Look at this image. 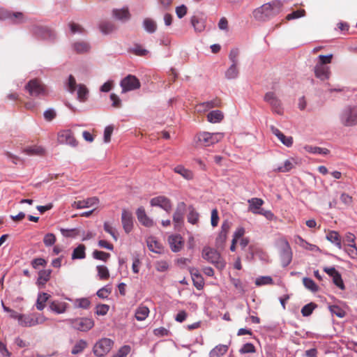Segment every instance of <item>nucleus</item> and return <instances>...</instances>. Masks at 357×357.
Here are the masks:
<instances>
[{"instance_id": "f257e3e1", "label": "nucleus", "mask_w": 357, "mask_h": 357, "mask_svg": "<svg viewBox=\"0 0 357 357\" xmlns=\"http://www.w3.org/2000/svg\"><path fill=\"white\" fill-rule=\"evenodd\" d=\"M282 3L280 0H273L255 8L252 17L257 22H267L282 11Z\"/></svg>"}, {"instance_id": "f03ea898", "label": "nucleus", "mask_w": 357, "mask_h": 357, "mask_svg": "<svg viewBox=\"0 0 357 357\" xmlns=\"http://www.w3.org/2000/svg\"><path fill=\"white\" fill-rule=\"evenodd\" d=\"M202 257L220 270H222L225 267L226 262L221 257L220 253L214 248L204 247L202 250Z\"/></svg>"}, {"instance_id": "7ed1b4c3", "label": "nucleus", "mask_w": 357, "mask_h": 357, "mask_svg": "<svg viewBox=\"0 0 357 357\" xmlns=\"http://www.w3.org/2000/svg\"><path fill=\"white\" fill-rule=\"evenodd\" d=\"M47 318L44 315L37 313L24 314L20 317L19 325L22 327H31L44 324Z\"/></svg>"}, {"instance_id": "20e7f679", "label": "nucleus", "mask_w": 357, "mask_h": 357, "mask_svg": "<svg viewBox=\"0 0 357 357\" xmlns=\"http://www.w3.org/2000/svg\"><path fill=\"white\" fill-rule=\"evenodd\" d=\"M66 321L73 329L82 332L89 331L94 326L93 319L88 317L68 319Z\"/></svg>"}, {"instance_id": "39448f33", "label": "nucleus", "mask_w": 357, "mask_h": 357, "mask_svg": "<svg viewBox=\"0 0 357 357\" xmlns=\"http://www.w3.org/2000/svg\"><path fill=\"white\" fill-rule=\"evenodd\" d=\"M223 138V134L220 132L210 133L208 132H200L197 135V142L204 146H209L218 142Z\"/></svg>"}, {"instance_id": "423d86ee", "label": "nucleus", "mask_w": 357, "mask_h": 357, "mask_svg": "<svg viewBox=\"0 0 357 357\" xmlns=\"http://www.w3.org/2000/svg\"><path fill=\"white\" fill-rule=\"evenodd\" d=\"M342 125L347 127L357 125V107H347L340 114Z\"/></svg>"}, {"instance_id": "0eeeda50", "label": "nucleus", "mask_w": 357, "mask_h": 357, "mask_svg": "<svg viewBox=\"0 0 357 357\" xmlns=\"http://www.w3.org/2000/svg\"><path fill=\"white\" fill-rule=\"evenodd\" d=\"M25 89L28 91L31 96H39L47 95L46 86L38 79L30 80L25 86Z\"/></svg>"}, {"instance_id": "6e6552de", "label": "nucleus", "mask_w": 357, "mask_h": 357, "mask_svg": "<svg viewBox=\"0 0 357 357\" xmlns=\"http://www.w3.org/2000/svg\"><path fill=\"white\" fill-rule=\"evenodd\" d=\"M278 243L281 247L280 258L284 266H288L292 259V252L289 242L284 238H280Z\"/></svg>"}, {"instance_id": "1a4fd4ad", "label": "nucleus", "mask_w": 357, "mask_h": 357, "mask_svg": "<svg viewBox=\"0 0 357 357\" xmlns=\"http://www.w3.org/2000/svg\"><path fill=\"white\" fill-rule=\"evenodd\" d=\"M114 342L109 338H102L97 342L93 349L95 356H101L104 357L113 347Z\"/></svg>"}, {"instance_id": "9d476101", "label": "nucleus", "mask_w": 357, "mask_h": 357, "mask_svg": "<svg viewBox=\"0 0 357 357\" xmlns=\"http://www.w3.org/2000/svg\"><path fill=\"white\" fill-rule=\"evenodd\" d=\"M122 88V93L136 90L140 88L141 84L139 80L132 75H128L124 77L120 83Z\"/></svg>"}, {"instance_id": "9b49d317", "label": "nucleus", "mask_w": 357, "mask_h": 357, "mask_svg": "<svg viewBox=\"0 0 357 357\" xmlns=\"http://www.w3.org/2000/svg\"><path fill=\"white\" fill-rule=\"evenodd\" d=\"M0 18L9 20L13 24H19L26 20L25 16L22 12H13L4 9L0 10Z\"/></svg>"}, {"instance_id": "f8f14e48", "label": "nucleus", "mask_w": 357, "mask_h": 357, "mask_svg": "<svg viewBox=\"0 0 357 357\" xmlns=\"http://www.w3.org/2000/svg\"><path fill=\"white\" fill-rule=\"evenodd\" d=\"M230 229V224L224 221L221 225V230L215 239V246L218 249H223Z\"/></svg>"}, {"instance_id": "ddd939ff", "label": "nucleus", "mask_w": 357, "mask_h": 357, "mask_svg": "<svg viewBox=\"0 0 357 357\" xmlns=\"http://www.w3.org/2000/svg\"><path fill=\"white\" fill-rule=\"evenodd\" d=\"M264 100L271 106L273 111L278 114H282V107L280 100L273 92H268L265 94Z\"/></svg>"}, {"instance_id": "4468645a", "label": "nucleus", "mask_w": 357, "mask_h": 357, "mask_svg": "<svg viewBox=\"0 0 357 357\" xmlns=\"http://www.w3.org/2000/svg\"><path fill=\"white\" fill-rule=\"evenodd\" d=\"M150 204L152 206H158L167 212L172 210L171 200L165 196H158L151 199Z\"/></svg>"}, {"instance_id": "2eb2a0df", "label": "nucleus", "mask_w": 357, "mask_h": 357, "mask_svg": "<svg viewBox=\"0 0 357 357\" xmlns=\"http://www.w3.org/2000/svg\"><path fill=\"white\" fill-rule=\"evenodd\" d=\"M186 211V204L183 202H179L173 215V222L175 227H180L183 222V216Z\"/></svg>"}, {"instance_id": "dca6fc26", "label": "nucleus", "mask_w": 357, "mask_h": 357, "mask_svg": "<svg viewBox=\"0 0 357 357\" xmlns=\"http://www.w3.org/2000/svg\"><path fill=\"white\" fill-rule=\"evenodd\" d=\"M99 204V199L96 197H89L86 199L75 201L72 204V207L77 209H82L96 206Z\"/></svg>"}, {"instance_id": "f3484780", "label": "nucleus", "mask_w": 357, "mask_h": 357, "mask_svg": "<svg viewBox=\"0 0 357 357\" xmlns=\"http://www.w3.org/2000/svg\"><path fill=\"white\" fill-rule=\"evenodd\" d=\"M121 222L126 234H129L133 228V217L131 212L126 209L122 211Z\"/></svg>"}, {"instance_id": "a211bd4d", "label": "nucleus", "mask_w": 357, "mask_h": 357, "mask_svg": "<svg viewBox=\"0 0 357 357\" xmlns=\"http://www.w3.org/2000/svg\"><path fill=\"white\" fill-rule=\"evenodd\" d=\"M58 140L60 143L67 144L73 146L77 145V142L70 130L60 132L58 135Z\"/></svg>"}, {"instance_id": "6ab92c4d", "label": "nucleus", "mask_w": 357, "mask_h": 357, "mask_svg": "<svg viewBox=\"0 0 357 357\" xmlns=\"http://www.w3.org/2000/svg\"><path fill=\"white\" fill-rule=\"evenodd\" d=\"M68 307V304L59 300H54L49 303L50 310L56 314L65 313Z\"/></svg>"}, {"instance_id": "aec40b11", "label": "nucleus", "mask_w": 357, "mask_h": 357, "mask_svg": "<svg viewBox=\"0 0 357 357\" xmlns=\"http://www.w3.org/2000/svg\"><path fill=\"white\" fill-rule=\"evenodd\" d=\"M316 77L322 81L329 79L331 76L330 68L327 66L316 64L314 68Z\"/></svg>"}, {"instance_id": "412c9836", "label": "nucleus", "mask_w": 357, "mask_h": 357, "mask_svg": "<svg viewBox=\"0 0 357 357\" xmlns=\"http://www.w3.org/2000/svg\"><path fill=\"white\" fill-rule=\"evenodd\" d=\"M168 243L171 250L174 252L180 251L183 245V238L181 236L178 234L169 236Z\"/></svg>"}, {"instance_id": "4be33fe9", "label": "nucleus", "mask_w": 357, "mask_h": 357, "mask_svg": "<svg viewBox=\"0 0 357 357\" xmlns=\"http://www.w3.org/2000/svg\"><path fill=\"white\" fill-rule=\"evenodd\" d=\"M139 222L145 227H150L153 225V221L146 215L145 209L139 207L136 211Z\"/></svg>"}, {"instance_id": "5701e85b", "label": "nucleus", "mask_w": 357, "mask_h": 357, "mask_svg": "<svg viewBox=\"0 0 357 357\" xmlns=\"http://www.w3.org/2000/svg\"><path fill=\"white\" fill-rule=\"evenodd\" d=\"M272 132L278 137V139L286 146L290 147L293 144V137L291 136H285L278 128L271 126Z\"/></svg>"}, {"instance_id": "b1692460", "label": "nucleus", "mask_w": 357, "mask_h": 357, "mask_svg": "<svg viewBox=\"0 0 357 357\" xmlns=\"http://www.w3.org/2000/svg\"><path fill=\"white\" fill-rule=\"evenodd\" d=\"M149 249L155 253L161 254L163 252L162 245L156 240L155 237L150 236L146 240Z\"/></svg>"}, {"instance_id": "393cba45", "label": "nucleus", "mask_w": 357, "mask_h": 357, "mask_svg": "<svg viewBox=\"0 0 357 357\" xmlns=\"http://www.w3.org/2000/svg\"><path fill=\"white\" fill-rule=\"evenodd\" d=\"M249 204L248 211L254 214H258L260 210L262 209L261 207L264 204V200L260 198H251L248 201Z\"/></svg>"}, {"instance_id": "a878e982", "label": "nucleus", "mask_w": 357, "mask_h": 357, "mask_svg": "<svg viewBox=\"0 0 357 357\" xmlns=\"http://www.w3.org/2000/svg\"><path fill=\"white\" fill-rule=\"evenodd\" d=\"M229 345L218 344L209 352V357H222L228 351Z\"/></svg>"}, {"instance_id": "bb28decb", "label": "nucleus", "mask_w": 357, "mask_h": 357, "mask_svg": "<svg viewBox=\"0 0 357 357\" xmlns=\"http://www.w3.org/2000/svg\"><path fill=\"white\" fill-rule=\"evenodd\" d=\"M174 172L180 174L183 178L186 180H192L194 178L193 172L185 168L183 165H177L174 168Z\"/></svg>"}, {"instance_id": "cd10ccee", "label": "nucleus", "mask_w": 357, "mask_h": 357, "mask_svg": "<svg viewBox=\"0 0 357 357\" xmlns=\"http://www.w3.org/2000/svg\"><path fill=\"white\" fill-rule=\"evenodd\" d=\"M207 120L211 123L221 122L224 119V114L220 110H213L207 114Z\"/></svg>"}, {"instance_id": "c85d7f7f", "label": "nucleus", "mask_w": 357, "mask_h": 357, "mask_svg": "<svg viewBox=\"0 0 357 357\" xmlns=\"http://www.w3.org/2000/svg\"><path fill=\"white\" fill-rule=\"evenodd\" d=\"M296 162L294 160V159L291 158L289 160H287L284 165L282 166H280L274 169V172H288L291 169H294L296 165Z\"/></svg>"}, {"instance_id": "c756f323", "label": "nucleus", "mask_w": 357, "mask_h": 357, "mask_svg": "<svg viewBox=\"0 0 357 357\" xmlns=\"http://www.w3.org/2000/svg\"><path fill=\"white\" fill-rule=\"evenodd\" d=\"M52 271L50 269H45L39 271L37 284L38 286H44L50 279Z\"/></svg>"}, {"instance_id": "7c9ffc66", "label": "nucleus", "mask_w": 357, "mask_h": 357, "mask_svg": "<svg viewBox=\"0 0 357 357\" xmlns=\"http://www.w3.org/2000/svg\"><path fill=\"white\" fill-rule=\"evenodd\" d=\"M23 153L29 155H43L45 150L39 146H28L23 149Z\"/></svg>"}, {"instance_id": "2f4dec72", "label": "nucleus", "mask_w": 357, "mask_h": 357, "mask_svg": "<svg viewBox=\"0 0 357 357\" xmlns=\"http://www.w3.org/2000/svg\"><path fill=\"white\" fill-rule=\"evenodd\" d=\"M50 296L45 292L40 293L38 295L36 307V309L41 311L43 310L45 307V303L48 301Z\"/></svg>"}, {"instance_id": "473e14b6", "label": "nucleus", "mask_w": 357, "mask_h": 357, "mask_svg": "<svg viewBox=\"0 0 357 357\" xmlns=\"http://www.w3.org/2000/svg\"><path fill=\"white\" fill-rule=\"evenodd\" d=\"M326 238L332 243H334L338 248L340 249L342 248L341 238L338 232L330 231L326 235Z\"/></svg>"}, {"instance_id": "72a5a7b5", "label": "nucleus", "mask_w": 357, "mask_h": 357, "mask_svg": "<svg viewBox=\"0 0 357 357\" xmlns=\"http://www.w3.org/2000/svg\"><path fill=\"white\" fill-rule=\"evenodd\" d=\"M149 313V310L146 306L140 305L136 310L135 318L138 321H143L148 317Z\"/></svg>"}, {"instance_id": "f704fd0d", "label": "nucleus", "mask_w": 357, "mask_h": 357, "mask_svg": "<svg viewBox=\"0 0 357 357\" xmlns=\"http://www.w3.org/2000/svg\"><path fill=\"white\" fill-rule=\"evenodd\" d=\"M86 247L83 244L79 245L76 248L74 249L72 254L73 259H82L86 257L85 253Z\"/></svg>"}, {"instance_id": "c9c22d12", "label": "nucleus", "mask_w": 357, "mask_h": 357, "mask_svg": "<svg viewBox=\"0 0 357 357\" xmlns=\"http://www.w3.org/2000/svg\"><path fill=\"white\" fill-rule=\"evenodd\" d=\"M114 16L119 20H128L130 17V13L127 8L122 9H114L113 10Z\"/></svg>"}, {"instance_id": "e433bc0d", "label": "nucleus", "mask_w": 357, "mask_h": 357, "mask_svg": "<svg viewBox=\"0 0 357 357\" xmlns=\"http://www.w3.org/2000/svg\"><path fill=\"white\" fill-rule=\"evenodd\" d=\"M199 213L192 206L188 207V221L192 224H197L199 220Z\"/></svg>"}, {"instance_id": "4c0bfd02", "label": "nucleus", "mask_w": 357, "mask_h": 357, "mask_svg": "<svg viewBox=\"0 0 357 357\" xmlns=\"http://www.w3.org/2000/svg\"><path fill=\"white\" fill-rule=\"evenodd\" d=\"M88 346L86 341L84 340H78L72 349L71 353L73 354H77L82 353Z\"/></svg>"}, {"instance_id": "58836bf2", "label": "nucleus", "mask_w": 357, "mask_h": 357, "mask_svg": "<svg viewBox=\"0 0 357 357\" xmlns=\"http://www.w3.org/2000/svg\"><path fill=\"white\" fill-rule=\"evenodd\" d=\"M73 49L77 53H84L89 50L90 45L84 41L77 42L73 44Z\"/></svg>"}, {"instance_id": "ea45409f", "label": "nucleus", "mask_w": 357, "mask_h": 357, "mask_svg": "<svg viewBox=\"0 0 357 357\" xmlns=\"http://www.w3.org/2000/svg\"><path fill=\"white\" fill-rule=\"evenodd\" d=\"M303 284L306 289L312 292H317L319 290L318 285L311 278H304L303 279Z\"/></svg>"}, {"instance_id": "a19ab883", "label": "nucleus", "mask_w": 357, "mask_h": 357, "mask_svg": "<svg viewBox=\"0 0 357 357\" xmlns=\"http://www.w3.org/2000/svg\"><path fill=\"white\" fill-rule=\"evenodd\" d=\"M192 279L193 281V284L197 289L200 290L203 288L204 282L202 276L199 273H192Z\"/></svg>"}, {"instance_id": "79ce46f5", "label": "nucleus", "mask_w": 357, "mask_h": 357, "mask_svg": "<svg viewBox=\"0 0 357 357\" xmlns=\"http://www.w3.org/2000/svg\"><path fill=\"white\" fill-rule=\"evenodd\" d=\"M98 275L102 280H107L109 278V272L108 268L104 265H99L96 267Z\"/></svg>"}, {"instance_id": "37998d69", "label": "nucleus", "mask_w": 357, "mask_h": 357, "mask_svg": "<svg viewBox=\"0 0 357 357\" xmlns=\"http://www.w3.org/2000/svg\"><path fill=\"white\" fill-rule=\"evenodd\" d=\"M305 150L314 154L327 155L329 153V150L326 148H321L318 146H307L305 147Z\"/></svg>"}, {"instance_id": "c03bdc74", "label": "nucleus", "mask_w": 357, "mask_h": 357, "mask_svg": "<svg viewBox=\"0 0 357 357\" xmlns=\"http://www.w3.org/2000/svg\"><path fill=\"white\" fill-rule=\"evenodd\" d=\"M89 90L84 84H79L78 86L77 98L81 102H84L87 99Z\"/></svg>"}, {"instance_id": "a18cd8bd", "label": "nucleus", "mask_w": 357, "mask_h": 357, "mask_svg": "<svg viewBox=\"0 0 357 357\" xmlns=\"http://www.w3.org/2000/svg\"><path fill=\"white\" fill-rule=\"evenodd\" d=\"M144 29L149 33L155 31L157 25L154 20L150 18H146L143 22Z\"/></svg>"}, {"instance_id": "49530a36", "label": "nucleus", "mask_w": 357, "mask_h": 357, "mask_svg": "<svg viewBox=\"0 0 357 357\" xmlns=\"http://www.w3.org/2000/svg\"><path fill=\"white\" fill-rule=\"evenodd\" d=\"M92 255L94 259L101 260L103 261H107L110 257L109 253L97 250L93 252Z\"/></svg>"}, {"instance_id": "de8ad7c7", "label": "nucleus", "mask_w": 357, "mask_h": 357, "mask_svg": "<svg viewBox=\"0 0 357 357\" xmlns=\"http://www.w3.org/2000/svg\"><path fill=\"white\" fill-rule=\"evenodd\" d=\"M317 307V305L314 303H310L304 305L301 309V314L303 317L310 316Z\"/></svg>"}, {"instance_id": "09e8293b", "label": "nucleus", "mask_w": 357, "mask_h": 357, "mask_svg": "<svg viewBox=\"0 0 357 357\" xmlns=\"http://www.w3.org/2000/svg\"><path fill=\"white\" fill-rule=\"evenodd\" d=\"M191 24L197 31L201 32L204 29V22L199 20L196 16L192 17Z\"/></svg>"}, {"instance_id": "8fccbe9b", "label": "nucleus", "mask_w": 357, "mask_h": 357, "mask_svg": "<svg viewBox=\"0 0 357 357\" xmlns=\"http://www.w3.org/2000/svg\"><path fill=\"white\" fill-rule=\"evenodd\" d=\"M238 70L237 65L231 64L229 69L225 73V76L227 79H234L238 76Z\"/></svg>"}, {"instance_id": "3c124183", "label": "nucleus", "mask_w": 357, "mask_h": 357, "mask_svg": "<svg viewBox=\"0 0 357 357\" xmlns=\"http://www.w3.org/2000/svg\"><path fill=\"white\" fill-rule=\"evenodd\" d=\"M114 25L112 23L108 22H102L100 24V29L105 34L111 33L114 29Z\"/></svg>"}, {"instance_id": "603ef678", "label": "nucleus", "mask_w": 357, "mask_h": 357, "mask_svg": "<svg viewBox=\"0 0 357 357\" xmlns=\"http://www.w3.org/2000/svg\"><path fill=\"white\" fill-rule=\"evenodd\" d=\"M103 227L104 230L106 232L109 234L115 241H117L118 234L116 231V229L112 226V225L109 222H105L104 223Z\"/></svg>"}, {"instance_id": "864d4df0", "label": "nucleus", "mask_w": 357, "mask_h": 357, "mask_svg": "<svg viewBox=\"0 0 357 357\" xmlns=\"http://www.w3.org/2000/svg\"><path fill=\"white\" fill-rule=\"evenodd\" d=\"M56 236L52 233H48L43 238V243L45 246L49 247L53 245L56 242Z\"/></svg>"}, {"instance_id": "5fc2aeb1", "label": "nucleus", "mask_w": 357, "mask_h": 357, "mask_svg": "<svg viewBox=\"0 0 357 357\" xmlns=\"http://www.w3.org/2000/svg\"><path fill=\"white\" fill-rule=\"evenodd\" d=\"M33 32L42 38H46L47 36H50V30L47 27L36 26L35 27Z\"/></svg>"}, {"instance_id": "6e6d98bb", "label": "nucleus", "mask_w": 357, "mask_h": 357, "mask_svg": "<svg viewBox=\"0 0 357 357\" xmlns=\"http://www.w3.org/2000/svg\"><path fill=\"white\" fill-rule=\"evenodd\" d=\"M344 250L352 259L357 258V248L355 244H347Z\"/></svg>"}, {"instance_id": "4d7b16f0", "label": "nucleus", "mask_w": 357, "mask_h": 357, "mask_svg": "<svg viewBox=\"0 0 357 357\" xmlns=\"http://www.w3.org/2000/svg\"><path fill=\"white\" fill-rule=\"evenodd\" d=\"M330 311L333 314H335L340 318L344 317L346 314L344 310L337 305L330 306Z\"/></svg>"}, {"instance_id": "13d9d810", "label": "nucleus", "mask_w": 357, "mask_h": 357, "mask_svg": "<svg viewBox=\"0 0 357 357\" xmlns=\"http://www.w3.org/2000/svg\"><path fill=\"white\" fill-rule=\"evenodd\" d=\"M68 26H69L70 31L73 33H85L84 28L82 27L79 24H76L75 22H71L68 24Z\"/></svg>"}, {"instance_id": "bf43d9fd", "label": "nucleus", "mask_w": 357, "mask_h": 357, "mask_svg": "<svg viewBox=\"0 0 357 357\" xmlns=\"http://www.w3.org/2000/svg\"><path fill=\"white\" fill-rule=\"evenodd\" d=\"M305 15V10H297L290 14H288L287 16H286V20H294V19H297V18H299V17H303L304 15Z\"/></svg>"}, {"instance_id": "052dcab7", "label": "nucleus", "mask_w": 357, "mask_h": 357, "mask_svg": "<svg viewBox=\"0 0 357 357\" xmlns=\"http://www.w3.org/2000/svg\"><path fill=\"white\" fill-rule=\"evenodd\" d=\"M66 86L69 92L73 93L77 87L76 80L75 77L70 75L66 83Z\"/></svg>"}, {"instance_id": "680f3d73", "label": "nucleus", "mask_w": 357, "mask_h": 357, "mask_svg": "<svg viewBox=\"0 0 357 357\" xmlns=\"http://www.w3.org/2000/svg\"><path fill=\"white\" fill-rule=\"evenodd\" d=\"M333 283L338 287L341 289H344L345 286L344 284L343 280L342 279V276L339 272H337L335 275H333Z\"/></svg>"}, {"instance_id": "e2e57ef3", "label": "nucleus", "mask_w": 357, "mask_h": 357, "mask_svg": "<svg viewBox=\"0 0 357 357\" xmlns=\"http://www.w3.org/2000/svg\"><path fill=\"white\" fill-rule=\"evenodd\" d=\"M332 58H333L332 54H329V55H326V56L319 55L318 57L319 61L317 62V64H319L321 66H326V64L331 63Z\"/></svg>"}, {"instance_id": "0e129e2a", "label": "nucleus", "mask_w": 357, "mask_h": 357, "mask_svg": "<svg viewBox=\"0 0 357 357\" xmlns=\"http://www.w3.org/2000/svg\"><path fill=\"white\" fill-rule=\"evenodd\" d=\"M238 55H239L238 49L234 48L230 51L229 58V60L231 61L232 64L237 65Z\"/></svg>"}, {"instance_id": "69168bd1", "label": "nucleus", "mask_w": 357, "mask_h": 357, "mask_svg": "<svg viewBox=\"0 0 357 357\" xmlns=\"http://www.w3.org/2000/svg\"><path fill=\"white\" fill-rule=\"evenodd\" d=\"M109 307L106 304H100L96 307V313L98 315H105L109 311Z\"/></svg>"}, {"instance_id": "338daca9", "label": "nucleus", "mask_w": 357, "mask_h": 357, "mask_svg": "<svg viewBox=\"0 0 357 357\" xmlns=\"http://www.w3.org/2000/svg\"><path fill=\"white\" fill-rule=\"evenodd\" d=\"M132 52L137 56H145L148 53L146 50L144 49L141 45H135L133 47Z\"/></svg>"}, {"instance_id": "774afa93", "label": "nucleus", "mask_w": 357, "mask_h": 357, "mask_svg": "<svg viewBox=\"0 0 357 357\" xmlns=\"http://www.w3.org/2000/svg\"><path fill=\"white\" fill-rule=\"evenodd\" d=\"M255 351V346L251 343L245 344L240 349L241 354L254 353Z\"/></svg>"}]
</instances>
